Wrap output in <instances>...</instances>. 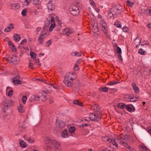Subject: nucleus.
Returning a JSON list of instances; mask_svg holds the SVG:
<instances>
[{"mask_svg": "<svg viewBox=\"0 0 151 151\" xmlns=\"http://www.w3.org/2000/svg\"><path fill=\"white\" fill-rule=\"evenodd\" d=\"M48 145H47V148L55 151H60L61 150V147L59 143L55 140H52L49 138L46 139Z\"/></svg>", "mask_w": 151, "mask_h": 151, "instance_id": "1", "label": "nucleus"}, {"mask_svg": "<svg viewBox=\"0 0 151 151\" xmlns=\"http://www.w3.org/2000/svg\"><path fill=\"white\" fill-rule=\"evenodd\" d=\"M75 73H70L67 74L65 77L63 82L65 84L67 87L70 88L72 83L76 78Z\"/></svg>", "mask_w": 151, "mask_h": 151, "instance_id": "2", "label": "nucleus"}, {"mask_svg": "<svg viewBox=\"0 0 151 151\" xmlns=\"http://www.w3.org/2000/svg\"><path fill=\"white\" fill-rule=\"evenodd\" d=\"M19 58L16 55L11 56L8 58V62L13 64H17L19 63Z\"/></svg>", "mask_w": 151, "mask_h": 151, "instance_id": "3", "label": "nucleus"}, {"mask_svg": "<svg viewBox=\"0 0 151 151\" xmlns=\"http://www.w3.org/2000/svg\"><path fill=\"white\" fill-rule=\"evenodd\" d=\"M69 11L72 15L74 16H78L79 13L78 8L75 5L71 6L69 8Z\"/></svg>", "mask_w": 151, "mask_h": 151, "instance_id": "4", "label": "nucleus"}, {"mask_svg": "<svg viewBox=\"0 0 151 151\" xmlns=\"http://www.w3.org/2000/svg\"><path fill=\"white\" fill-rule=\"evenodd\" d=\"M10 101L9 99H6L3 101L1 104L2 106V109L4 112L5 113L6 111L8 109L10 105Z\"/></svg>", "mask_w": 151, "mask_h": 151, "instance_id": "5", "label": "nucleus"}, {"mask_svg": "<svg viewBox=\"0 0 151 151\" xmlns=\"http://www.w3.org/2000/svg\"><path fill=\"white\" fill-rule=\"evenodd\" d=\"M98 113L95 114L94 113H91L90 114V118L91 120L93 121L97 122L99 121L101 119V118L99 116H98L97 114Z\"/></svg>", "mask_w": 151, "mask_h": 151, "instance_id": "6", "label": "nucleus"}, {"mask_svg": "<svg viewBox=\"0 0 151 151\" xmlns=\"http://www.w3.org/2000/svg\"><path fill=\"white\" fill-rule=\"evenodd\" d=\"M74 88L73 90L76 91H78L80 89V85H79V81H76L72 83V87Z\"/></svg>", "mask_w": 151, "mask_h": 151, "instance_id": "7", "label": "nucleus"}, {"mask_svg": "<svg viewBox=\"0 0 151 151\" xmlns=\"http://www.w3.org/2000/svg\"><path fill=\"white\" fill-rule=\"evenodd\" d=\"M65 125V123L64 121L62 120H57L56 121V127L60 128H63Z\"/></svg>", "mask_w": 151, "mask_h": 151, "instance_id": "8", "label": "nucleus"}, {"mask_svg": "<svg viewBox=\"0 0 151 151\" xmlns=\"http://www.w3.org/2000/svg\"><path fill=\"white\" fill-rule=\"evenodd\" d=\"M30 101L31 102H33L35 101H38L40 100L39 95H34L32 96L31 98L29 99Z\"/></svg>", "mask_w": 151, "mask_h": 151, "instance_id": "9", "label": "nucleus"}, {"mask_svg": "<svg viewBox=\"0 0 151 151\" xmlns=\"http://www.w3.org/2000/svg\"><path fill=\"white\" fill-rule=\"evenodd\" d=\"M25 123L24 121L23 120L22 121H20L19 123V128L21 131H23V129H25L26 127L24 126Z\"/></svg>", "mask_w": 151, "mask_h": 151, "instance_id": "10", "label": "nucleus"}, {"mask_svg": "<svg viewBox=\"0 0 151 151\" xmlns=\"http://www.w3.org/2000/svg\"><path fill=\"white\" fill-rule=\"evenodd\" d=\"M47 7L49 10L51 11L54 9L55 5L53 4L52 1H49L47 5Z\"/></svg>", "mask_w": 151, "mask_h": 151, "instance_id": "11", "label": "nucleus"}, {"mask_svg": "<svg viewBox=\"0 0 151 151\" xmlns=\"http://www.w3.org/2000/svg\"><path fill=\"white\" fill-rule=\"evenodd\" d=\"M132 86L135 93H138L139 92V90L138 87L137 86L135 82L132 83Z\"/></svg>", "mask_w": 151, "mask_h": 151, "instance_id": "12", "label": "nucleus"}, {"mask_svg": "<svg viewBox=\"0 0 151 151\" xmlns=\"http://www.w3.org/2000/svg\"><path fill=\"white\" fill-rule=\"evenodd\" d=\"M8 45L10 48L12 49L13 52H15L16 51V47L14 45V44L10 41H9L8 42Z\"/></svg>", "mask_w": 151, "mask_h": 151, "instance_id": "13", "label": "nucleus"}, {"mask_svg": "<svg viewBox=\"0 0 151 151\" xmlns=\"http://www.w3.org/2000/svg\"><path fill=\"white\" fill-rule=\"evenodd\" d=\"M46 37H44L43 35V33H40L39 35L38 41L39 43L40 44H42L43 42V39Z\"/></svg>", "mask_w": 151, "mask_h": 151, "instance_id": "14", "label": "nucleus"}, {"mask_svg": "<svg viewBox=\"0 0 151 151\" xmlns=\"http://www.w3.org/2000/svg\"><path fill=\"white\" fill-rule=\"evenodd\" d=\"M73 31L69 28L64 29L63 31V33L68 36L72 33Z\"/></svg>", "mask_w": 151, "mask_h": 151, "instance_id": "15", "label": "nucleus"}, {"mask_svg": "<svg viewBox=\"0 0 151 151\" xmlns=\"http://www.w3.org/2000/svg\"><path fill=\"white\" fill-rule=\"evenodd\" d=\"M115 10L111 9L110 12H109L107 15V17L108 18L111 19L112 17L113 19L114 18V16L115 15L114 14V12H115Z\"/></svg>", "mask_w": 151, "mask_h": 151, "instance_id": "16", "label": "nucleus"}, {"mask_svg": "<svg viewBox=\"0 0 151 151\" xmlns=\"http://www.w3.org/2000/svg\"><path fill=\"white\" fill-rule=\"evenodd\" d=\"M14 28V24L12 23H11L8 25L7 27L5 28L4 31L5 32H9L10 31V30H7V29H13Z\"/></svg>", "mask_w": 151, "mask_h": 151, "instance_id": "17", "label": "nucleus"}, {"mask_svg": "<svg viewBox=\"0 0 151 151\" xmlns=\"http://www.w3.org/2000/svg\"><path fill=\"white\" fill-rule=\"evenodd\" d=\"M110 89V88L106 87H101L99 88V90L100 91L104 92H107L109 89Z\"/></svg>", "mask_w": 151, "mask_h": 151, "instance_id": "18", "label": "nucleus"}, {"mask_svg": "<svg viewBox=\"0 0 151 151\" xmlns=\"http://www.w3.org/2000/svg\"><path fill=\"white\" fill-rule=\"evenodd\" d=\"M11 9L16 10L19 9L20 5L18 3H15L13 4H11Z\"/></svg>", "mask_w": 151, "mask_h": 151, "instance_id": "19", "label": "nucleus"}, {"mask_svg": "<svg viewBox=\"0 0 151 151\" xmlns=\"http://www.w3.org/2000/svg\"><path fill=\"white\" fill-rule=\"evenodd\" d=\"M13 39L15 42L19 41L21 39L20 35L17 34H15L13 36Z\"/></svg>", "mask_w": 151, "mask_h": 151, "instance_id": "20", "label": "nucleus"}, {"mask_svg": "<svg viewBox=\"0 0 151 151\" xmlns=\"http://www.w3.org/2000/svg\"><path fill=\"white\" fill-rule=\"evenodd\" d=\"M62 136L64 138L68 137H69L68 132L67 130H65L63 131L61 134Z\"/></svg>", "mask_w": 151, "mask_h": 151, "instance_id": "21", "label": "nucleus"}, {"mask_svg": "<svg viewBox=\"0 0 151 151\" xmlns=\"http://www.w3.org/2000/svg\"><path fill=\"white\" fill-rule=\"evenodd\" d=\"M18 109L19 112L23 113L24 112V110L22 104H20L19 106L18 107Z\"/></svg>", "mask_w": 151, "mask_h": 151, "instance_id": "22", "label": "nucleus"}, {"mask_svg": "<svg viewBox=\"0 0 151 151\" xmlns=\"http://www.w3.org/2000/svg\"><path fill=\"white\" fill-rule=\"evenodd\" d=\"M117 106L120 109H124L126 107V105L124 103H118Z\"/></svg>", "mask_w": 151, "mask_h": 151, "instance_id": "23", "label": "nucleus"}, {"mask_svg": "<svg viewBox=\"0 0 151 151\" xmlns=\"http://www.w3.org/2000/svg\"><path fill=\"white\" fill-rule=\"evenodd\" d=\"M115 11L114 12H115V15H116L120 14L121 13L123 12L122 10H121V9H119V8L116 9V8H115Z\"/></svg>", "mask_w": 151, "mask_h": 151, "instance_id": "24", "label": "nucleus"}, {"mask_svg": "<svg viewBox=\"0 0 151 151\" xmlns=\"http://www.w3.org/2000/svg\"><path fill=\"white\" fill-rule=\"evenodd\" d=\"M40 100L41 99L42 101H44L46 99V96L45 95H43L40 93L39 95Z\"/></svg>", "mask_w": 151, "mask_h": 151, "instance_id": "25", "label": "nucleus"}, {"mask_svg": "<svg viewBox=\"0 0 151 151\" xmlns=\"http://www.w3.org/2000/svg\"><path fill=\"white\" fill-rule=\"evenodd\" d=\"M102 138L103 140L105 142H109V141H112V139L109 138V137L106 136L103 137Z\"/></svg>", "mask_w": 151, "mask_h": 151, "instance_id": "26", "label": "nucleus"}, {"mask_svg": "<svg viewBox=\"0 0 151 151\" xmlns=\"http://www.w3.org/2000/svg\"><path fill=\"white\" fill-rule=\"evenodd\" d=\"M71 55L72 56H76L78 57H80L81 55V53H79L78 52L76 51L72 53Z\"/></svg>", "mask_w": 151, "mask_h": 151, "instance_id": "27", "label": "nucleus"}, {"mask_svg": "<svg viewBox=\"0 0 151 151\" xmlns=\"http://www.w3.org/2000/svg\"><path fill=\"white\" fill-rule=\"evenodd\" d=\"M13 82L14 83V85H15L20 84L22 83L21 81L18 80H13Z\"/></svg>", "mask_w": 151, "mask_h": 151, "instance_id": "28", "label": "nucleus"}, {"mask_svg": "<svg viewBox=\"0 0 151 151\" xmlns=\"http://www.w3.org/2000/svg\"><path fill=\"white\" fill-rule=\"evenodd\" d=\"M19 144L21 147H22L24 148L26 146V143L23 140H21L19 141Z\"/></svg>", "mask_w": 151, "mask_h": 151, "instance_id": "29", "label": "nucleus"}, {"mask_svg": "<svg viewBox=\"0 0 151 151\" xmlns=\"http://www.w3.org/2000/svg\"><path fill=\"white\" fill-rule=\"evenodd\" d=\"M141 40H140L139 37H138L134 40V44L140 45Z\"/></svg>", "mask_w": 151, "mask_h": 151, "instance_id": "30", "label": "nucleus"}, {"mask_svg": "<svg viewBox=\"0 0 151 151\" xmlns=\"http://www.w3.org/2000/svg\"><path fill=\"white\" fill-rule=\"evenodd\" d=\"M100 24L101 27H106L107 25V24L104 20H102L100 21Z\"/></svg>", "mask_w": 151, "mask_h": 151, "instance_id": "31", "label": "nucleus"}, {"mask_svg": "<svg viewBox=\"0 0 151 151\" xmlns=\"http://www.w3.org/2000/svg\"><path fill=\"white\" fill-rule=\"evenodd\" d=\"M140 148L142 151H147V148L144 145H142Z\"/></svg>", "mask_w": 151, "mask_h": 151, "instance_id": "32", "label": "nucleus"}, {"mask_svg": "<svg viewBox=\"0 0 151 151\" xmlns=\"http://www.w3.org/2000/svg\"><path fill=\"white\" fill-rule=\"evenodd\" d=\"M102 29L104 31V33L106 34L107 35L108 33V31L107 30V26L106 25V27H102Z\"/></svg>", "mask_w": 151, "mask_h": 151, "instance_id": "33", "label": "nucleus"}, {"mask_svg": "<svg viewBox=\"0 0 151 151\" xmlns=\"http://www.w3.org/2000/svg\"><path fill=\"white\" fill-rule=\"evenodd\" d=\"M76 130V129L74 127H71L69 129V132L70 133H73Z\"/></svg>", "mask_w": 151, "mask_h": 151, "instance_id": "34", "label": "nucleus"}, {"mask_svg": "<svg viewBox=\"0 0 151 151\" xmlns=\"http://www.w3.org/2000/svg\"><path fill=\"white\" fill-rule=\"evenodd\" d=\"M109 142L112 143L113 145H115L116 148H118L117 144L116 142V139H113V140L112 139V141H109Z\"/></svg>", "mask_w": 151, "mask_h": 151, "instance_id": "35", "label": "nucleus"}, {"mask_svg": "<svg viewBox=\"0 0 151 151\" xmlns=\"http://www.w3.org/2000/svg\"><path fill=\"white\" fill-rule=\"evenodd\" d=\"M55 23H51L50 26L49 27V31L50 32L52 31L53 29V28L55 27Z\"/></svg>", "mask_w": 151, "mask_h": 151, "instance_id": "36", "label": "nucleus"}, {"mask_svg": "<svg viewBox=\"0 0 151 151\" xmlns=\"http://www.w3.org/2000/svg\"><path fill=\"white\" fill-rule=\"evenodd\" d=\"M73 103L74 104H76L81 106H82L83 105V104L82 103L79 102L78 100H75L74 101Z\"/></svg>", "mask_w": 151, "mask_h": 151, "instance_id": "37", "label": "nucleus"}, {"mask_svg": "<svg viewBox=\"0 0 151 151\" xmlns=\"http://www.w3.org/2000/svg\"><path fill=\"white\" fill-rule=\"evenodd\" d=\"M120 143L121 145H123L124 147L127 148L129 145L123 140H122L120 141Z\"/></svg>", "mask_w": 151, "mask_h": 151, "instance_id": "38", "label": "nucleus"}, {"mask_svg": "<svg viewBox=\"0 0 151 151\" xmlns=\"http://www.w3.org/2000/svg\"><path fill=\"white\" fill-rule=\"evenodd\" d=\"M130 104L127 105L126 106V108L127 110L130 112H132V109L131 107L129 106Z\"/></svg>", "mask_w": 151, "mask_h": 151, "instance_id": "39", "label": "nucleus"}, {"mask_svg": "<svg viewBox=\"0 0 151 151\" xmlns=\"http://www.w3.org/2000/svg\"><path fill=\"white\" fill-rule=\"evenodd\" d=\"M27 100V97L26 96H23L22 100V102L24 104H25L26 103V101Z\"/></svg>", "mask_w": 151, "mask_h": 151, "instance_id": "40", "label": "nucleus"}, {"mask_svg": "<svg viewBox=\"0 0 151 151\" xmlns=\"http://www.w3.org/2000/svg\"><path fill=\"white\" fill-rule=\"evenodd\" d=\"M138 52L141 55H145V51H144L142 49L140 48Z\"/></svg>", "mask_w": 151, "mask_h": 151, "instance_id": "41", "label": "nucleus"}, {"mask_svg": "<svg viewBox=\"0 0 151 151\" xmlns=\"http://www.w3.org/2000/svg\"><path fill=\"white\" fill-rule=\"evenodd\" d=\"M27 13V10L26 9H23L22 12V14L23 17H24L26 16V14Z\"/></svg>", "mask_w": 151, "mask_h": 151, "instance_id": "42", "label": "nucleus"}, {"mask_svg": "<svg viewBox=\"0 0 151 151\" xmlns=\"http://www.w3.org/2000/svg\"><path fill=\"white\" fill-rule=\"evenodd\" d=\"M116 52L119 54H121L122 53V50L121 48L117 46Z\"/></svg>", "mask_w": 151, "mask_h": 151, "instance_id": "43", "label": "nucleus"}, {"mask_svg": "<svg viewBox=\"0 0 151 151\" xmlns=\"http://www.w3.org/2000/svg\"><path fill=\"white\" fill-rule=\"evenodd\" d=\"M52 41L51 40H49L47 41L46 43V46L47 47H49L50 45L51 44Z\"/></svg>", "mask_w": 151, "mask_h": 151, "instance_id": "44", "label": "nucleus"}, {"mask_svg": "<svg viewBox=\"0 0 151 151\" xmlns=\"http://www.w3.org/2000/svg\"><path fill=\"white\" fill-rule=\"evenodd\" d=\"M114 25L118 28L121 27V23L120 22H116Z\"/></svg>", "mask_w": 151, "mask_h": 151, "instance_id": "45", "label": "nucleus"}, {"mask_svg": "<svg viewBox=\"0 0 151 151\" xmlns=\"http://www.w3.org/2000/svg\"><path fill=\"white\" fill-rule=\"evenodd\" d=\"M13 93L12 90H10L8 93V96L10 97H11L13 95Z\"/></svg>", "mask_w": 151, "mask_h": 151, "instance_id": "46", "label": "nucleus"}, {"mask_svg": "<svg viewBox=\"0 0 151 151\" xmlns=\"http://www.w3.org/2000/svg\"><path fill=\"white\" fill-rule=\"evenodd\" d=\"M30 55L32 58L35 59L36 58V54L35 53L31 52L30 53Z\"/></svg>", "mask_w": 151, "mask_h": 151, "instance_id": "47", "label": "nucleus"}, {"mask_svg": "<svg viewBox=\"0 0 151 151\" xmlns=\"http://www.w3.org/2000/svg\"><path fill=\"white\" fill-rule=\"evenodd\" d=\"M93 27H94V29L96 30L97 32H98L99 31V29L97 24H94Z\"/></svg>", "mask_w": 151, "mask_h": 151, "instance_id": "48", "label": "nucleus"}, {"mask_svg": "<svg viewBox=\"0 0 151 151\" xmlns=\"http://www.w3.org/2000/svg\"><path fill=\"white\" fill-rule=\"evenodd\" d=\"M127 3L128 4V5H129L130 7H132L134 4L132 2H131L130 1L127 0Z\"/></svg>", "mask_w": 151, "mask_h": 151, "instance_id": "49", "label": "nucleus"}, {"mask_svg": "<svg viewBox=\"0 0 151 151\" xmlns=\"http://www.w3.org/2000/svg\"><path fill=\"white\" fill-rule=\"evenodd\" d=\"M128 136H129L128 135H127L126 134L125 135H124V137H121V138L122 139H124L126 141H127L129 139V138H128Z\"/></svg>", "mask_w": 151, "mask_h": 151, "instance_id": "50", "label": "nucleus"}, {"mask_svg": "<svg viewBox=\"0 0 151 151\" xmlns=\"http://www.w3.org/2000/svg\"><path fill=\"white\" fill-rule=\"evenodd\" d=\"M130 102H135L136 101H138V100H135L134 98V96H133L132 97H130Z\"/></svg>", "mask_w": 151, "mask_h": 151, "instance_id": "51", "label": "nucleus"}, {"mask_svg": "<svg viewBox=\"0 0 151 151\" xmlns=\"http://www.w3.org/2000/svg\"><path fill=\"white\" fill-rule=\"evenodd\" d=\"M29 3L30 0H25L24 2V5L25 6H27Z\"/></svg>", "mask_w": 151, "mask_h": 151, "instance_id": "52", "label": "nucleus"}, {"mask_svg": "<svg viewBox=\"0 0 151 151\" xmlns=\"http://www.w3.org/2000/svg\"><path fill=\"white\" fill-rule=\"evenodd\" d=\"M50 24V20H47L45 21V25L46 27L48 26Z\"/></svg>", "mask_w": 151, "mask_h": 151, "instance_id": "53", "label": "nucleus"}, {"mask_svg": "<svg viewBox=\"0 0 151 151\" xmlns=\"http://www.w3.org/2000/svg\"><path fill=\"white\" fill-rule=\"evenodd\" d=\"M117 57L122 62L123 61V58L122 57L121 54H118Z\"/></svg>", "mask_w": 151, "mask_h": 151, "instance_id": "54", "label": "nucleus"}, {"mask_svg": "<svg viewBox=\"0 0 151 151\" xmlns=\"http://www.w3.org/2000/svg\"><path fill=\"white\" fill-rule=\"evenodd\" d=\"M33 3L35 5H37L38 3V0H31Z\"/></svg>", "mask_w": 151, "mask_h": 151, "instance_id": "55", "label": "nucleus"}, {"mask_svg": "<svg viewBox=\"0 0 151 151\" xmlns=\"http://www.w3.org/2000/svg\"><path fill=\"white\" fill-rule=\"evenodd\" d=\"M50 18L51 23H55L54 17H51Z\"/></svg>", "mask_w": 151, "mask_h": 151, "instance_id": "56", "label": "nucleus"}, {"mask_svg": "<svg viewBox=\"0 0 151 151\" xmlns=\"http://www.w3.org/2000/svg\"><path fill=\"white\" fill-rule=\"evenodd\" d=\"M28 142L30 143H32L34 142V141L32 139H31L30 137H29L28 139Z\"/></svg>", "mask_w": 151, "mask_h": 151, "instance_id": "57", "label": "nucleus"}, {"mask_svg": "<svg viewBox=\"0 0 151 151\" xmlns=\"http://www.w3.org/2000/svg\"><path fill=\"white\" fill-rule=\"evenodd\" d=\"M122 29L124 32H127L128 30V28L127 27H124Z\"/></svg>", "mask_w": 151, "mask_h": 151, "instance_id": "58", "label": "nucleus"}, {"mask_svg": "<svg viewBox=\"0 0 151 151\" xmlns=\"http://www.w3.org/2000/svg\"><path fill=\"white\" fill-rule=\"evenodd\" d=\"M73 69L75 70V71H77L78 70L79 68L78 66L77 65H75L73 68Z\"/></svg>", "mask_w": 151, "mask_h": 151, "instance_id": "59", "label": "nucleus"}, {"mask_svg": "<svg viewBox=\"0 0 151 151\" xmlns=\"http://www.w3.org/2000/svg\"><path fill=\"white\" fill-rule=\"evenodd\" d=\"M130 105L132 106L131 108L132 109V112L134 111L135 110V107L132 104H130Z\"/></svg>", "mask_w": 151, "mask_h": 151, "instance_id": "60", "label": "nucleus"}, {"mask_svg": "<svg viewBox=\"0 0 151 151\" xmlns=\"http://www.w3.org/2000/svg\"><path fill=\"white\" fill-rule=\"evenodd\" d=\"M96 113H98L97 114L98 115V116H99L101 118V113H102L100 111L99 112L98 111H96Z\"/></svg>", "mask_w": 151, "mask_h": 151, "instance_id": "61", "label": "nucleus"}, {"mask_svg": "<svg viewBox=\"0 0 151 151\" xmlns=\"http://www.w3.org/2000/svg\"><path fill=\"white\" fill-rule=\"evenodd\" d=\"M27 39H24L21 42L20 44H21L22 45L24 43L27 42Z\"/></svg>", "mask_w": 151, "mask_h": 151, "instance_id": "62", "label": "nucleus"}, {"mask_svg": "<svg viewBox=\"0 0 151 151\" xmlns=\"http://www.w3.org/2000/svg\"><path fill=\"white\" fill-rule=\"evenodd\" d=\"M19 78V76L17 75V76H16L15 77H14L13 78V80H18Z\"/></svg>", "mask_w": 151, "mask_h": 151, "instance_id": "63", "label": "nucleus"}, {"mask_svg": "<svg viewBox=\"0 0 151 151\" xmlns=\"http://www.w3.org/2000/svg\"><path fill=\"white\" fill-rule=\"evenodd\" d=\"M107 85H114V84H113V81H110L108 83H107Z\"/></svg>", "mask_w": 151, "mask_h": 151, "instance_id": "64", "label": "nucleus"}]
</instances>
